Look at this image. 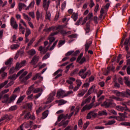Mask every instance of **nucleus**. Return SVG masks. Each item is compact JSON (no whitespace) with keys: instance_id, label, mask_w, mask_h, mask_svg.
Segmentation results:
<instances>
[{"instance_id":"c9c22d12","label":"nucleus","mask_w":130,"mask_h":130,"mask_svg":"<svg viewBox=\"0 0 130 130\" xmlns=\"http://www.w3.org/2000/svg\"><path fill=\"white\" fill-rule=\"evenodd\" d=\"M72 19H73L74 21L76 22L78 20V13H73L71 16Z\"/></svg>"},{"instance_id":"4c0bfd02","label":"nucleus","mask_w":130,"mask_h":130,"mask_svg":"<svg viewBox=\"0 0 130 130\" xmlns=\"http://www.w3.org/2000/svg\"><path fill=\"white\" fill-rule=\"evenodd\" d=\"M22 16L24 17V19H25V20L26 21H28V22L31 21V18L30 17H29V16L27 15V14L23 13Z\"/></svg>"},{"instance_id":"6ab92c4d","label":"nucleus","mask_w":130,"mask_h":130,"mask_svg":"<svg viewBox=\"0 0 130 130\" xmlns=\"http://www.w3.org/2000/svg\"><path fill=\"white\" fill-rule=\"evenodd\" d=\"M122 97H126V98H129L130 97V90L126 89L125 91L122 92Z\"/></svg>"},{"instance_id":"ea45409f","label":"nucleus","mask_w":130,"mask_h":130,"mask_svg":"<svg viewBox=\"0 0 130 130\" xmlns=\"http://www.w3.org/2000/svg\"><path fill=\"white\" fill-rule=\"evenodd\" d=\"M86 92H87V90H82V91H80L77 96L78 97H82V96H84V95H85V94H86Z\"/></svg>"},{"instance_id":"f8f14e48","label":"nucleus","mask_w":130,"mask_h":130,"mask_svg":"<svg viewBox=\"0 0 130 130\" xmlns=\"http://www.w3.org/2000/svg\"><path fill=\"white\" fill-rule=\"evenodd\" d=\"M56 97L57 98H64L66 97V91L64 90H62L60 89L57 91Z\"/></svg>"},{"instance_id":"1a4fd4ad","label":"nucleus","mask_w":130,"mask_h":130,"mask_svg":"<svg viewBox=\"0 0 130 130\" xmlns=\"http://www.w3.org/2000/svg\"><path fill=\"white\" fill-rule=\"evenodd\" d=\"M63 26L62 25H58L56 26H52L51 27H49L46 29H44V31L46 32H50V31H56V30H58V29H62Z\"/></svg>"},{"instance_id":"603ef678","label":"nucleus","mask_w":130,"mask_h":130,"mask_svg":"<svg viewBox=\"0 0 130 130\" xmlns=\"http://www.w3.org/2000/svg\"><path fill=\"white\" fill-rule=\"evenodd\" d=\"M18 108V106H12L9 108V111H14L15 110H17Z\"/></svg>"},{"instance_id":"423d86ee","label":"nucleus","mask_w":130,"mask_h":130,"mask_svg":"<svg viewBox=\"0 0 130 130\" xmlns=\"http://www.w3.org/2000/svg\"><path fill=\"white\" fill-rule=\"evenodd\" d=\"M20 23L23 24V26L25 27V37H28L29 35L31 34V29L27 27V25L26 24V22L23 20V19H20Z\"/></svg>"},{"instance_id":"f257e3e1","label":"nucleus","mask_w":130,"mask_h":130,"mask_svg":"<svg viewBox=\"0 0 130 130\" xmlns=\"http://www.w3.org/2000/svg\"><path fill=\"white\" fill-rule=\"evenodd\" d=\"M50 4V1L49 0L47 2V0H43V7L44 9V10L46 12L45 14V19L46 20H48L50 21L51 18V13L48 11V8H49V5Z\"/></svg>"},{"instance_id":"7c9ffc66","label":"nucleus","mask_w":130,"mask_h":130,"mask_svg":"<svg viewBox=\"0 0 130 130\" xmlns=\"http://www.w3.org/2000/svg\"><path fill=\"white\" fill-rule=\"evenodd\" d=\"M34 5H35V2L33 1L29 4V6L26 7V9H25L26 11H28L29 9H33L34 8Z\"/></svg>"},{"instance_id":"9d476101","label":"nucleus","mask_w":130,"mask_h":130,"mask_svg":"<svg viewBox=\"0 0 130 130\" xmlns=\"http://www.w3.org/2000/svg\"><path fill=\"white\" fill-rule=\"evenodd\" d=\"M24 71H25V69H22L21 70H20L19 72L17 73V75L13 74V75L8 77V79L13 80L14 81H15V80H16V79H17V78H18V77L20 76V75L24 73Z\"/></svg>"},{"instance_id":"20e7f679","label":"nucleus","mask_w":130,"mask_h":130,"mask_svg":"<svg viewBox=\"0 0 130 130\" xmlns=\"http://www.w3.org/2000/svg\"><path fill=\"white\" fill-rule=\"evenodd\" d=\"M95 99L96 96H94L92 99V103L83 107L81 110V112H84V111H86V110H90V109L94 106V103L95 102Z\"/></svg>"},{"instance_id":"a211bd4d","label":"nucleus","mask_w":130,"mask_h":130,"mask_svg":"<svg viewBox=\"0 0 130 130\" xmlns=\"http://www.w3.org/2000/svg\"><path fill=\"white\" fill-rule=\"evenodd\" d=\"M48 47H49V46H48L47 47V49H45V48H43L42 46H41L39 48V51H40V53H41L42 54H45L47 50H48Z\"/></svg>"},{"instance_id":"7ed1b4c3","label":"nucleus","mask_w":130,"mask_h":130,"mask_svg":"<svg viewBox=\"0 0 130 130\" xmlns=\"http://www.w3.org/2000/svg\"><path fill=\"white\" fill-rule=\"evenodd\" d=\"M87 71V68H84V69H81L79 72V76L82 78V79H86L87 76H90L91 75V71L90 70L87 71V72L85 73V72Z\"/></svg>"},{"instance_id":"4468645a","label":"nucleus","mask_w":130,"mask_h":130,"mask_svg":"<svg viewBox=\"0 0 130 130\" xmlns=\"http://www.w3.org/2000/svg\"><path fill=\"white\" fill-rule=\"evenodd\" d=\"M68 116H69V114H68L66 115L61 114L58 117L57 121L56 123H55V125H57V122H59L61 119H67V118H68Z\"/></svg>"},{"instance_id":"6e6d98bb","label":"nucleus","mask_w":130,"mask_h":130,"mask_svg":"<svg viewBox=\"0 0 130 130\" xmlns=\"http://www.w3.org/2000/svg\"><path fill=\"white\" fill-rule=\"evenodd\" d=\"M41 78V73H37L35 76L32 78V80H36L37 78Z\"/></svg>"},{"instance_id":"412c9836","label":"nucleus","mask_w":130,"mask_h":130,"mask_svg":"<svg viewBox=\"0 0 130 130\" xmlns=\"http://www.w3.org/2000/svg\"><path fill=\"white\" fill-rule=\"evenodd\" d=\"M22 9H23V10H25L26 11V9H27L26 5L22 3H19L18 4V9L19 12H21V11H22Z\"/></svg>"},{"instance_id":"a878e982","label":"nucleus","mask_w":130,"mask_h":130,"mask_svg":"<svg viewBox=\"0 0 130 130\" xmlns=\"http://www.w3.org/2000/svg\"><path fill=\"white\" fill-rule=\"evenodd\" d=\"M91 99H92V97L89 96L87 98L85 101H83L81 104V106H84L86 103H90L91 101Z\"/></svg>"},{"instance_id":"c03bdc74","label":"nucleus","mask_w":130,"mask_h":130,"mask_svg":"<svg viewBox=\"0 0 130 130\" xmlns=\"http://www.w3.org/2000/svg\"><path fill=\"white\" fill-rule=\"evenodd\" d=\"M31 92H33V85H31L29 87L28 90L26 92V95H30Z\"/></svg>"},{"instance_id":"6e6552de","label":"nucleus","mask_w":130,"mask_h":130,"mask_svg":"<svg viewBox=\"0 0 130 130\" xmlns=\"http://www.w3.org/2000/svg\"><path fill=\"white\" fill-rule=\"evenodd\" d=\"M59 33V30L51 33L49 37L48 38V40H49L50 42V45L52 44V42L55 40V38L52 36H55V35H57Z\"/></svg>"},{"instance_id":"052dcab7","label":"nucleus","mask_w":130,"mask_h":130,"mask_svg":"<svg viewBox=\"0 0 130 130\" xmlns=\"http://www.w3.org/2000/svg\"><path fill=\"white\" fill-rule=\"evenodd\" d=\"M67 6V2H64L61 6V9L62 10V11H63V10H64V9H66V7Z\"/></svg>"},{"instance_id":"79ce46f5","label":"nucleus","mask_w":130,"mask_h":130,"mask_svg":"<svg viewBox=\"0 0 130 130\" xmlns=\"http://www.w3.org/2000/svg\"><path fill=\"white\" fill-rule=\"evenodd\" d=\"M25 97H26V95H23L22 96H20V98L17 100V103H21L23 100L25 99Z\"/></svg>"},{"instance_id":"4d7b16f0","label":"nucleus","mask_w":130,"mask_h":130,"mask_svg":"<svg viewBox=\"0 0 130 130\" xmlns=\"http://www.w3.org/2000/svg\"><path fill=\"white\" fill-rule=\"evenodd\" d=\"M72 94H74V91L73 90H70L66 92L65 96L66 97H68V96H70V95H72Z\"/></svg>"},{"instance_id":"4be33fe9","label":"nucleus","mask_w":130,"mask_h":130,"mask_svg":"<svg viewBox=\"0 0 130 130\" xmlns=\"http://www.w3.org/2000/svg\"><path fill=\"white\" fill-rule=\"evenodd\" d=\"M33 86V90H32V93H39V92H40V93H42V92H43V89H42V88H34V85H32Z\"/></svg>"},{"instance_id":"393cba45","label":"nucleus","mask_w":130,"mask_h":130,"mask_svg":"<svg viewBox=\"0 0 130 130\" xmlns=\"http://www.w3.org/2000/svg\"><path fill=\"white\" fill-rule=\"evenodd\" d=\"M36 17H37V20L38 21H39L40 19H42V14L40 13V11H39V10H37L36 12Z\"/></svg>"},{"instance_id":"39448f33","label":"nucleus","mask_w":130,"mask_h":130,"mask_svg":"<svg viewBox=\"0 0 130 130\" xmlns=\"http://www.w3.org/2000/svg\"><path fill=\"white\" fill-rule=\"evenodd\" d=\"M103 105L107 108H109V107H115L116 104L114 103L113 101L111 100H108L103 103Z\"/></svg>"},{"instance_id":"a19ab883","label":"nucleus","mask_w":130,"mask_h":130,"mask_svg":"<svg viewBox=\"0 0 130 130\" xmlns=\"http://www.w3.org/2000/svg\"><path fill=\"white\" fill-rule=\"evenodd\" d=\"M63 28L62 29H58V30H60L59 32L63 36H66L67 35V31L63 29Z\"/></svg>"},{"instance_id":"338daca9","label":"nucleus","mask_w":130,"mask_h":130,"mask_svg":"<svg viewBox=\"0 0 130 130\" xmlns=\"http://www.w3.org/2000/svg\"><path fill=\"white\" fill-rule=\"evenodd\" d=\"M76 84L77 86H78V87H81V85H82V81H81L80 80H77Z\"/></svg>"},{"instance_id":"69168bd1","label":"nucleus","mask_w":130,"mask_h":130,"mask_svg":"<svg viewBox=\"0 0 130 130\" xmlns=\"http://www.w3.org/2000/svg\"><path fill=\"white\" fill-rule=\"evenodd\" d=\"M31 116V114L30 113H27L24 115V118L26 119H29Z\"/></svg>"},{"instance_id":"5701e85b","label":"nucleus","mask_w":130,"mask_h":130,"mask_svg":"<svg viewBox=\"0 0 130 130\" xmlns=\"http://www.w3.org/2000/svg\"><path fill=\"white\" fill-rule=\"evenodd\" d=\"M91 44H92V41H91L89 42L87 41L86 42V44H85V52H87L88 50H89V48H90Z\"/></svg>"},{"instance_id":"49530a36","label":"nucleus","mask_w":130,"mask_h":130,"mask_svg":"<svg viewBox=\"0 0 130 130\" xmlns=\"http://www.w3.org/2000/svg\"><path fill=\"white\" fill-rule=\"evenodd\" d=\"M113 92L118 97H120V96H122V92H120L117 90H114Z\"/></svg>"},{"instance_id":"de8ad7c7","label":"nucleus","mask_w":130,"mask_h":130,"mask_svg":"<svg viewBox=\"0 0 130 130\" xmlns=\"http://www.w3.org/2000/svg\"><path fill=\"white\" fill-rule=\"evenodd\" d=\"M57 42H58V40H56L52 45V46L50 48L49 50H53L54 49V48L55 47L56 44H57Z\"/></svg>"},{"instance_id":"b1692460","label":"nucleus","mask_w":130,"mask_h":130,"mask_svg":"<svg viewBox=\"0 0 130 130\" xmlns=\"http://www.w3.org/2000/svg\"><path fill=\"white\" fill-rule=\"evenodd\" d=\"M69 124V120H62L59 124V126H63V127H66L67 125Z\"/></svg>"},{"instance_id":"e433bc0d","label":"nucleus","mask_w":130,"mask_h":130,"mask_svg":"<svg viewBox=\"0 0 130 130\" xmlns=\"http://www.w3.org/2000/svg\"><path fill=\"white\" fill-rule=\"evenodd\" d=\"M35 41V38H32L29 41V42L27 44V47L26 48L27 50L29 49V47L30 46V45H32L33 44V43Z\"/></svg>"},{"instance_id":"774afa93","label":"nucleus","mask_w":130,"mask_h":130,"mask_svg":"<svg viewBox=\"0 0 130 130\" xmlns=\"http://www.w3.org/2000/svg\"><path fill=\"white\" fill-rule=\"evenodd\" d=\"M120 124L121 125H126V126H130V122H121Z\"/></svg>"},{"instance_id":"e2e57ef3","label":"nucleus","mask_w":130,"mask_h":130,"mask_svg":"<svg viewBox=\"0 0 130 130\" xmlns=\"http://www.w3.org/2000/svg\"><path fill=\"white\" fill-rule=\"evenodd\" d=\"M105 98V96L102 95L99 99H98V102H100V103H102V101L104 100V99Z\"/></svg>"},{"instance_id":"8fccbe9b","label":"nucleus","mask_w":130,"mask_h":130,"mask_svg":"<svg viewBox=\"0 0 130 130\" xmlns=\"http://www.w3.org/2000/svg\"><path fill=\"white\" fill-rule=\"evenodd\" d=\"M78 72H79V70H74L73 71L71 72V73L70 74V76L72 77L73 76H75V75H77L78 74Z\"/></svg>"},{"instance_id":"0eeeda50","label":"nucleus","mask_w":130,"mask_h":130,"mask_svg":"<svg viewBox=\"0 0 130 130\" xmlns=\"http://www.w3.org/2000/svg\"><path fill=\"white\" fill-rule=\"evenodd\" d=\"M119 116H116V119L118 121H124L125 118L126 117V112L123 113H119Z\"/></svg>"},{"instance_id":"2f4dec72","label":"nucleus","mask_w":130,"mask_h":130,"mask_svg":"<svg viewBox=\"0 0 130 130\" xmlns=\"http://www.w3.org/2000/svg\"><path fill=\"white\" fill-rule=\"evenodd\" d=\"M56 102L58 103V105L60 106V105H63V104H66V103H67L68 102L63 100H60L59 101H56Z\"/></svg>"},{"instance_id":"58836bf2","label":"nucleus","mask_w":130,"mask_h":130,"mask_svg":"<svg viewBox=\"0 0 130 130\" xmlns=\"http://www.w3.org/2000/svg\"><path fill=\"white\" fill-rule=\"evenodd\" d=\"M116 109L118 111H123V110H125V107H123L121 106H117L116 107Z\"/></svg>"},{"instance_id":"37998d69","label":"nucleus","mask_w":130,"mask_h":130,"mask_svg":"<svg viewBox=\"0 0 130 130\" xmlns=\"http://www.w3.org/2000/svg\"><path fill=\"white\" fill-rule=\"evenodd\" d=\"M48 116V111H45L43 114H42V119H44L46 118Z\"/></svg>"},{"instance_id":"ddd939ff","label":"nucleus","mask_w":130,"mask_h":130,"mask_svg":"<svg viewBox=\"0 0 130 130\" xmlns=\"http://www.w3.org/2000/svg\"><path fill=\"white\" fill-rule=\"evenodd\" d=\"M40 58V57L39 55H35L31 61H30V63L31 64L32 66H35V64H36V63H37V62H38V61H39V58Z\"/></svg>"},{"instance_id":"2eb2a0df","label":"nucleus","mask_w":130,"mask_h":130,"mask_svg":"<svg viewBox=\"0 0 130 130\" xmlns=\"http://www.w3.org/2000/svg\"><path fill=\"white\" fill-rule=\"evenodd\" d=\"M9 94H5L3 98L2 103H7V104H10V103H11L10 101V98H9Z\"/></svg>"},{"instance_id":"3c124183","label":"nucleus","mask_w":130,"mask_h":130,"mask_svg":"<svg viewBox=\"0 0 130 130\" xmlns=\"http://www.w3.org/2000/svg\"><path fill=\"white\" fill-rule=\"evenodd\" d=\"M20 46L18 44H13L11 46V49H17V48H19Z\"/></svg>"},{"instance_id":"5fc2aeb1","label":"nucleus","mask_w":130,"mask_h":130,"mask_svg":"<svg viewBox=\"0 0 130 130\" xmlns=\"http://www.w3.org/2000/svg\"><path fill=\"white\" fill-rule=\"evenodd\" d=\"M8 83H9V81L6 80L4 82L0 84V89H2V88H4V86H6V85H7Z\"/></svg>"},{"instance_id":"13d9d810","label":"nucleus","mask_w":130,"mask_h":130,"mask_svg":"<svg viewBox=\"0 0 130 130\" xmlns=\"http://www.w3.org/2000/svg\"><path fill=\"white\" fill-rule=\"evenodd\" d=\"M16 71H18L16 69V67H12L10 70V74H14Z\"/></svg>"},{"instance_id":"c756f323","label":"nucleus","mask_w":130,"mask_h":130,"mask_svg":"<svg viewBox=\"0 0 130 130\" xmlns=\"http://www.w3.org/2000/svg\"><path fill=\"white\" fill-rule=\"evenodd\" d=\"M19 32L22 33V34H25V27L22 26V24L20 23L19 24Z\"/></svg>"},{"instance_id":"aec40b11","label":"nucleus","mask_w":130,"mask_h":130,"mask_svg":"<svg viewBox=\"0 0 130 130\" xmlns=\"http://www.w3.org/2000/svg\"><path fill=\"white\" fill-rule=\"evenodd\" d=\"M91 32V29L90 28V22H87L86 24L85 33L87 35H89Z\"/></svg>"},{"instance_id":"cd10ccee","label":"nucleus","mask_w":130,"mask_h":130,"mask_svg":"<svg viewBox=\"0 0 130 130\" xmlns=\"http://www.w3.org/2000/svg\"><path fill=\"white\" fill-rule=\"evenodd\" d=\"M94 90H95V86L93 85L88 90V92L87 93V96H89V95H91L92 93H93Z\"/></svg>"},{"instance_id":"f704fd0d","label":"nucleus","mask_w":130,"mask_h":130,"mask_svg":"<svg viewBox=\"0 0 130 130\" xmlns=\"http://www.w3.org/2000/svg\"><path fill=\"white\" fill-rule=\"evenodd\" d=\"M44 39H45V37H43L41 38L38 41V42L36 43V44L34 45V47H37L38 46V45H39V43H40V42H42V41H43Z\"/></svg>"},{"instance_id":"0e129e2a","label":"nucleus","mask_w":130,"mask_h":130,"mask_svg":"<svg viewBox=\"0 0 130 130\" xmlns=\"http://www.w3.org/2000/svg\"><path fill=\"white\" fill-rule=\"evenodd\" d=\"M86 18H87V19H88V20H91L92 18H93V13L90 12L87 15V17Z\"/></svg>"},{"instance_id":"a18cd8bd","label":"nucleus","mask_w":130,"mask_h":130,"mask_svg":"<svg viewBox=\"0 0 130 130\" xmlns=\"http://www.w3.org/2000/svg\"><path fill=\"white\" fill-rule=\"evenodd\" d=\"M99 115L102 116V115H107V112L106 110H104L99 112Z\"/></svg>"},{"instance_id":"f3484780","label":"nucleus","mask_w":130,"mask_h":130,"mask_svg":"<svg viewBox=\"0 0 130 130\" xmlns=\"http://www.w3.org/2000/svg\"><path fill=\"white\" fill-rule=\"evenodd\" d=\"M54 96H55V92H52L48 98V103H50L52 102L53 100H54V98H53Z\"/></svg>"},{"instance_id":"473e14b6","label":"nucleus","mask_w":130,"mask_h":130,"mask_svg":"<svg viewBox=\"0 0 130 130\" xmlns=\"http://www.w3.org/2000/svg\"><path fill=\"white\" fill-rule=\"evenodd\" d=\"M13 63V58H10L8 60L5 61L6 66H11Z\"/></svg>"},{"instance_id":"864d4df0","label":"nucleus","mask_w":130,"mask_h":130,"mask_svg":"<svg viewBox=\"0 0 130 130\" xmlns=\"http://www.w3.org/2000/svg\"><path fill=\"white\" fill-rule=\"evenodd\" d=\"M116 121L115 120H112L111 121H109L106 124V125H111L112 124H114Z\"/></svg>"},{"instance_id":"c85d7f7f","label":"nucleus","mask_w":130,"mask_h":130,"mask_svg":"<svg viewBox=\"0 0 130 130\" xmlns=\"http://www.w3.org/2000/svg\"><path fill=\"white\" fill-rule=\"evenodd\" d=\"M78 129V125H75L74 127L72 126H67L64 130H77Z\"/></svg>"},{"instance_id":"f03ea898","label":"nucleus","mask_w":130,"mask_h":130,"mask_svg":"<svg viewBox=\"0 0 130 130\" xmlns=\"http://www.w3.org/2000/svg\"><path fill=\"white\" fill-rule=\"evenodd\" d=\"M28 72L27 71H25L22 73V75L19 77V81L21 82V83H26L27 80H29V79L32 77V73H29L27 76H26Z\"/></svg>"},{"instance_id":"09e8293b","label":"nucleus","mask_w":130,"mask_h":130,"mask_svg":"<svg viewBox=\"0 0 130 130\" xmlns=\"http://www.w3.org/2000/svg\"><path fill=\"white\" fill-rule=\"evenodd\" d=\"M22 65L21 64V63H19V62H17L16 63V66L15 67V69L16 70V71H19V70L21 68H22Z\"/></svg>"},{"instance_id":"680f3d73","label":"nucleus","mask_w":130,"mask_h":130,"mask_svg":"<svg viewBox=\"0 0 130 130\" xmlns=\"http://www.w3.org/2000/svg\"><path fill=\"white\" fill-rule=\"evenodd\" d=\"M28 15L32 18V19H35V13H34V12H29Z\"/></svg>"},{"instance_id":"bb28decb","label":"nucleus","mask_w":130,"mask_h":130,"mask_svg":"<svg viewBox=\"0 0 130 130\" xmlns=\"http://www.w3.org/2000/svg\"><path fill=\"white\" fill-rule=\"evenodd\" d=\"M27 54H28V55H30V56H33V55H35V54H36V51L34 49H31L27 51Z\"/></svg>"},{"instance_id":"9b49d317","label":"nucleus","mask_w":130,"mask_h":130,"mask_svg":"<svg viewBox=\"0 0 130 130\" xmlns=\"http://www.w3.org/2000/svg\"><path fill=\"white\" fill-rule=\"evenodd\" d=\"M10 25L12 26L13 29L18 30V23L14 17H11L10 19Z\"/></svg>"},{"instance_id":"bf43d9fd","label":"nucleus","mask_w":130,"mask_h":130,"mask_svg":"<svg viewBox=\"0 0 130 130\" xmlns=\"http://www.w3.org/2000/svg\"><path fill=\"white\" fill-rule=\"evenodd\" d=\"M65 42H66L64 41H61V40L59 41V43L58 44V45H57L58 47L59 48V47H60V46L63 45V44H64Z\"/></svg>"},{"instance_id":"72a5a7b5","label":"nucleus","mask_w":130,"mask_h":130,"mask_svg":"<svg viewBox=\"0 0 130 130\" xmlns=\"http://www.w3.org/2000/svg\"><path fill=\"white\" fill-rule=\"evenodd\" d=\"M16 98H17V95L16 94L12 95V96L9 99L10 101L9 102L10 103H12V102H14V101H15V100H16Z\"/></svg>"},{"instance_id":"dca6fc26","label":"nucleus","mask_w":130,"mask_h":130,"mask_svg":"<svg viewBox=\"0 0 130 130\" xmlns=\"http://www.w3.org/2000/svg\"><path fill=\"white\" fill-rule=\"evenodd\" d=\"M97 116V113L94 111H91L87 114V118L90 119L91 117H96Z\"/></svg>"}]
</instances>
